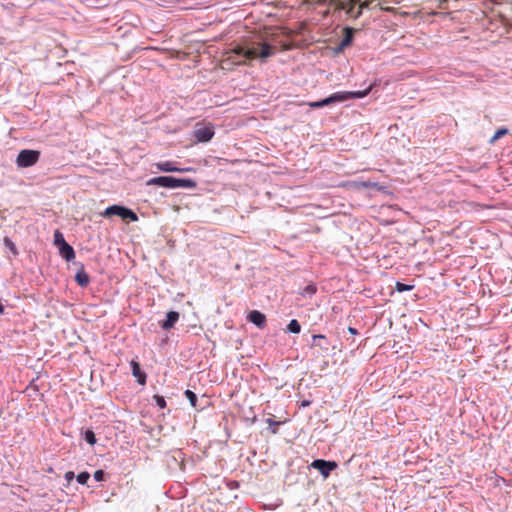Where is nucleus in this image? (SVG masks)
<instances>
[{"label":"nucleus","mask_w":512,"mask_h":512,"mask_svg":"<svg viewBox=\"0 0 512 512\" xmlns=\"http://www.w3.org/2000/svg\"><path fill=\"white\" fill-rule=\"evenodd\" d=\"M273 53V48L268 43L245 42L244 44H237L224 52L221 59V68L230 70L233 66L246 65L248 61L256 58L266 59Z\"/></svg>","instance_id":"nucleus-1"},{"label":"nucleus","mask_w":512,"mask_h":512,"mask_svg":"<svg viewBox=\"0 0 512 512\" xmlns=\"http://www.w3.org/2000/svg\"><path fill=\"white\" fill-rule=\"evenodd\" d=\"M371 89L372 86H369L366 90L363 91L336 92L323 100L308 102V105L311 108H321L333 103L344 102L348 99H360L367 96Z\"/></svg>","instance_id":"nucleus-2"},{"label":"nucleus","mask_w":512,"mask_h":512,"mask_svg":"<svg viewBox=\"0 0 512 512\" xmlns=\"http://www.w3.org/2000/svg\"><path fill=\"white\" fill-rule=\"evenodd\" d=\"M148 186H160L165 188H195L196 182L192 179H179L171 176H159L151 178L146 183Z\"/></svg>","instance_id":"nucleus-3"},{"label":"nucleus","mask_w":512,"mask_h":512,"mask_svg":"<svg viewBox=\"0 0 512 512\" xmlns=\"http://www.w3.org/2000/svg\"><path fill=\"white\" fill-rule=\"evenodd\" d=\"M40 158V152L37 150H21L16 158V164L19 168H28L35 165Z\"/></svg>","instance_id":"nucleus-4"},{"label":"nucleus","mask_w":512,"mask_h":512,"mask_svg":"<svg viewBox=\"0 0 512 512\" xmlns=\"http://www.w3.org/2000/svg\"><path fill=\"white\" fill-rule=\"evenodd\" d=\"M212 123L198 122L194 126L193 135L198 142H208L214 136Z\"/></svg>","instance_id":"nucleus-5"},{"label":"nucleus","mask_w":512,"mask_h":512,"mask_svg":"<svg viewBox=\"0 0 512 512\" xmlns=\"http://www.w3.org/2000/svg\"><path fill=\"white\" fill-rule=\"evenodd\" d=\"M114 215L121 217L123 220L129 219L131 221H136L138 219L137 215L132 210L118 205L107 207L103 213V216L105 217H111Z\"/></svg>","instance_id":"nucleus-6"},{"label":"nucleus","mask_w":512,"mask_h":512,"mask_svg":"<svg viewBox=\"0 0 512 512\" xmlns=\"http://www.w3.org/2000/svg\"><path fill=\"white\" fill-rule=\"evenodd\" d=\"M374 0H349V7L347 13L355 18L359 17L363 8L369 7L370 3Z\"/></svg>","instance_id":"nucleus-7"},{"label":"nucleus","mask_w":512,"mask_h":512,"mask_svg":"<svg viewBox=\"0 0 512 512\" xmlns=\"http://www.w3.org/2000/svg\"><path fill=\"white\" fill-rule=\"evenodd\" d=\"M311 466L318 469L320 473L326 478L330 472L337 468V463L334 461H326L323 459L314 460Z\"/></svg>","instance_id":"nucleus-8"},{"label":"nucleus","mask_w":512,"mask_h":512,"mask_svg":"<svg viewBox=\"0 0 512 512\" xmlns=\"http://www.w3.org/2000/svg\"><path fill=\"white\" fill-rule=\"evenodd\" d=\"M155 166L162 172H186L191 170L190 168H178L171 161L158 162Z\"/></svg>","instance_id":"nucleus-9"},{"label":"nucleus","mask_w":512,"mask_h":512,"mask_svg":"<svg viewBox=\"0 0 512 512\" xmlns=\"http://www.w3.org/2000/svg\"><path fill=\"white\" fill-rule=\"evenodd\" d=\"M377 184L371 181H347L342 183L341 187L351 188L354 190H360V189H367V188H373Z\"/></svg>","instance_id":"nucleus-10"},{"label":"nucleus","mask_w":512,"mask_h":512,"mask_svg":"<svg viewBox=\"0 0 512 512\" xmlns=\"http://www.w3.org/2000/svg\"><path fill=\"white\" fill-rule=\"evenodd\" d=\"M247 318L258 328H264L266 325V316L258 310L251 311Z\"/></svg>","instance_id":"nucleus-11"},{"label":"nucleus","mask_w":512,"mask_h":512,"mask_svg":"<svg viewBox=\"0 0 512 512\" xmlns=\"http://www.w3.org/2000/svg\"><path fill=\"white\" fill-rule=\"evenodd\" d=\"M130 365L133 376L137 379L139 384L144 385L146 383V374L141 371L140 364L137 361L132 360Z\"/></svg>","instance_id":"nucleus-12"},{"label":"nucleus","mask_w":512,"mask_h":512,"mask_svg":"<svg viewBox=\"0 0 512 512\" xmlns=\"http://www.w3.org/2000/svg\"><path fill=\"white\" fill-rule=\"evenodd\" d=\"M179 319V313L170 311L166 315V320L161 323V327L165 330L171 329Z\"/></svg>","instance_id":"nucleus-13"},{"label":"nucleus","mask_w":512,"mask_h":512,"mask_svg":"<svg viewBox=\"0 0 512 512\" xmlns=\"http://www.w3.org/2000/svg\"><path fill=\"white\" fill-rule=\"evenodd\" d=\"M59 252L61 256L67 261H70L75 258L74 249L66 241H63L61 246H59Z\"/></svg>","instance_id":"nucleus-14"},{"label":"nucleus","mask_w":512,"mask_h":512,"mask_svg":"<svg viewBox=\"0 0 512 512\" xmlns=\"http://www.w3.org/2000/svg\"><path fill=\"white\" fill-rule=\"evenodd\" d=\"M75 280L81 287H86L90 282L88 274L83 269L76 273Z\"/></svg>","instance_id":"nucleus-15"},{"label":"nucleus","mask_w":512,"mask_h":512,"mask_svg":"<svg viewBox=\"0 0 512 512\" xmlns=\"http://www.w3.org/2000/svg\"><path fill=\"white\" fill-rule=\"evenodd\" d=\"M266 423L270 426V431L272 434H276L278 432L277 427L284 423V421H275L273 417L267 418Z\"/></svg>","instance_id":"nucleus-16"},{"label":"nucleus","mask_w":512,"mask_h":512,"mask_svg":"<svg viewBox=\"0 0 512 512\" xmlns=\"http://www.w3.org/2000/svg\"><path fill=\"white\" fill-rule=\"evenodd\" d=\"M287 329L291 333L298 334L301 331V326H300L299 322L296 319H292L289 322V324L287 326Z\"/></svg>","instance_id":"nucleus-17"},{"label":"nucleus","mask_w":512,"mask_h":512,"mask_svg":"<svg viewBox=\"0 0 512 512\" xmlns=\"http://www.w3.org/2000/svg\"><path fill=\"white\" fill-rule=\"evenodd\" d=\"M506 134H508V129H506V128L498 129L495 132V134L493 135V137L490 139V143L494 144L498 139H500L501 137L505 136Z\"/></svg>","instance_id":"nucleus-18"},{"label":"nucleus","mask_w":512,"mask_h":512,"mask_svg":"<svg viewBox=\"0 0 512 512\" xmlns=\"http://www.w3.org/2000/svg\"><path fill=\"white\" fill-rule=\"evenodd\" d=\"M185 396L189 400L191 406L195 408L197 406V396H196V394L193 391H191V390H186L185 391Z\"/></svg>","instance_id":"nucleus-19"},{"label":"nucleus","mask_w":512,"mask_h":512,"mask_svg":"<svg viewBox=\"0 0 512 512\" xmlns=\"http://www.w3.org/2000/svg\"><path fill=\"white\" fill-rule=\"evenodd\" d=\"M317 291V287L316 285L314 284H309L307 285L302 291H301V294L303 296H306V295H309V296H312L316 293Z\"/></svg>","instance_id":"nucleus-20"},{"label":"nucleus","mask_w":512,"mask_h":512,"mask_svg":"<svg viewBox=\"0 0 512 512\" xmlns=\"http://www.w3.org/2000/svg\"><path fill=\"white\" fill-rule=\"evenodd\" d=\"M345 37L344 39L342 40L341 42V46H347L350 44L351 40H352V33H353V30L351 28H346L345 29Z\"/></svg>","instance_id":"nucleus-21"},{"label":"nucleus","mask_w":512,"mask_h":512,"mask_svg":"<svg viewBox=\"0 0 512 512\" xmlns=\"http://www.w3.org/2000/svg\"><path fill=\"white\" fill-rule=\"evenodd\" d=\"M413 287H414L413 285H408V284H404L401 282H396V285H395V289L398 292L410 291L413 289Z\"/></svg>","instance_id":"nucleus-22"},{"label":"nucleus","mask_w":512,"mask_h":512,"mask_svg":"<svg viewBox=\"0 0 512 512\" xmlns=\"http://www.w3.org/2000/svg\"><path fill=\"white\" fill-rule=\"evenodd\" d=\"M89 478L90 474L86 471L81 472L77 475V481L82 485H85L88 482Z\"/></svg>","instance_id":"nucleus-23"},{"label":"nucleus","mask_w":512,"mask_h":512,"mask_svg":"<svg viewBox=\"0 0 512 512\" xmlns=\"http://www.w3.org/2000/svg\"><path fill=\"white\" fill-rule=\"evenodd\" d=\"M85 440L90 444L94 445L96 443V436L92 430H87L85 432Z\"/></svg>","instance_id":"nucleus-24"},{"label":"nucleus","mask_w":512,"mask_h":512,"mask_svg":"<svg viewBox=\"0 0 512 512\" xmlns=\"http://www.w3.org/2000/svg\"><path fill=\"white\" fill-rule=\"evenodd\" d=\"M63 241H65V239H64L62 233L59 232L58 230H56L55 234H54V242H55V244L58 245V246H61Z\"/></svg>","instance_id":"nucleus-25"},{"label":"nucleus","mask_w":512,"mask_h":512,"mask_svg":"<svg viewBox=\"0 0 512 512\" xmlns=\"http://www.w3.org/2000/svg\"><path fill=\"white\" fill-rule=\"evenodd\" d=\"M154 399H155V401H156V404H157L160 408H165V407H166V401H165V399H164L162 396L155 395V396H154Z\"/></svg>","instance_id":"nucleus-26"},{"label":"nucleus","mask_w":512,"mask_h":512,"mask_svg":"<svg viewBox=\"0 0 512 512\" xmlns=\"http://www.w3.org/2000/svg\"><path fill=\"white\" fill-rule=\"evenodd\" d=\"M104 476H105V473L103 470H96L94 472V479L98 482L100 481H103L104 480Z\"/></svg>","instance_id":"nucleus-27"},{"label":"nucleus","mask_w":512,"mask_h":512,"mask_svg":"<svg viewBox=\"0 0 512 512\" xmlns=\"http://www.w3.org/2000/svg\"><path fill=\"white\" fill-rule=\"evenodd\" d=\"M4 242L6 244L7 247H9V249L11 251H13L14 253H16V249H15V245L14 243L9 239V238H5L4 239Z\"/></svg>","instance_id":"nucleus-28"},{"label":"nucleus","mask_w":512,"mask_h":512,"mask_svg":"<svg viewBox=\"0 0 512 512\" xmlns=\"http://www.w3.org/2000/svg\"><path fill=\"white\" fill-rule=\"evenodd\" d=\"M64 477L67 480V482L70 483L74 479L75 475L73 471H67Z\"/></svg>","instance_id":"nucleus-29"},{"label":"nucleus","mask_w":512,"mask_h":512,"mask_svg":"<svg viewBox=\"0 0 512 512\" xmlns=\"http://www.w3.org/2000/svg\"><path fill=\"white\" fill-rule=\"evenodd\" d=\"M316 339H325V336L322 334L313 335V340L315 341Z\"/></svg>","instance_id":"nucleus-30"},{"label":"nucleus","mask_w":512,"mask_h":512,"mask_svg":"<svg viewBox=\"0 0 512 512\" xmlns=\"http://www.w3.org/2000/svg\"><path fill=\"white\" fill-rule=\"evenodd\" d=\"M348 330L351 334H357V330L355 328L349 327Z\"/></svg>","instance_id":"nucleus-31"}]
</instances>
